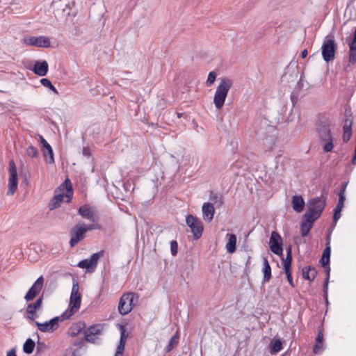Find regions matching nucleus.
Instances as JSON below:
<instances>
[{
    "instance_id": "nucleus-57",
    "label": "nucleus",
    "mask_w": 356,
    "mask_h": 356,
    "mask_svg": "<svg viewBox=\"0 0 356 356\" xmlns=\"http://www.w3.org/2000/svg\"><path fill=\"white\" fill-rule=\"evenodd\" d=\"M43 346L42 343H38V346H37L38 351H39L40 350V346Z\"/></svg>"
},
{
    "instance_id": "nucleus-56",
    "label": "nucleus",
    "mask_w": 356,
    "mask_h": 356,
    "mask_svg": "<svg viewBox=\"0 0 356 356\" xmlns=\"http://www.w3.org/2000/svg\"><path fill=\"white\" fill-rule=\"evenodd\" d=\"M352 162L353 164H356V149H355V156L353 158Z\"/></svg>"
},
{
    "instance_id": "nucleus-60",
    "label": "nucleus",
    "mask_w": 356,
    "mask_h": 356,
    "mask_svg": "<svg viewBox=\"0 0 356 356\" xmlns=\"http://www.w3.org/2000/svg\"><path fill=\"white\" fill-rule=\"evenodd\" d=\"M327 273L328 274L330 273V268H328V270H327Z\"/></svg>"
},
{
    "instance_id": "nucleus-18",
    "label": "nucleus",
    "mask_w": 356,
    "mask_h": 356,
    "mask_svg": "<svg viewBox=\"0 0 356 356\" xmlns=\"http://www.w3.org/2000/svg\"><path fill=\"white\" fill-rule=\"evenodd\" d=\"M101 333V329L99 325L90 326L85 332L86 340L90 342H94L96 339V336Z\"/></svg>"
},
{
    "instance_id": "nucleus-38",
    "label": "nucleus",
    "mask_w": 356,
    "mask_h": 356,
    "mask_svg": "<svg viewBox=\"0 0 356 356\" xmlns=\"http://www.w3.org/2000/svg\"><path fill=\"white\" fill-rule=\"evenodd\" d=\"M330 253H331V249H330V240H329L327 242V245L323 251V257H327V259H330Z\"/></svg>"
},
{
    "instance_id": "nucleus-31",
    "label": "nucleus",
    "mask_w": 356,
    "mask_h": 356,
    "mask_svg": "<svg viewBox=\"0 0 356 356\" xmlns=\"http://www.w3.org/2000/svg\"><path fill=\"white\" fill-rule=\"evenodd\" d=\"M126 336H125V334H124V330L123 329L122 327H121V337H120V343L117 348V351L116 352H119V353H122L123 351H124V346H125V341H126Z\"/></svg>"
},
{
    "instance_id": "nucleus-30",
    "label": "nucleus",
    "mask_w": 356,
    "mask_h": 356,
    "mask_svg": "<svg viewBox=\"0 0 356 356\" xmlns=\"http://www.w3.org/2000/svg\"><path fill=\"white\" fill-rule=\"evenodd\" d=\"M292 257H291V248L289 247L287 249V254L286 259L283 261V266L284 270H291Z\"/></svg>"
},
{
    "instance_id": "nucleus-12",
    "label": "nucleus",
    "mask_w": 356,
    "mask_h": 356,
    "mask_svg": "<svg viewBox=\"0 0 356 356\" xmlns=\"http://www.w3.org/2000/svg\"><path fill=\"white\" fill-rule=\"evenodd\" d=\"M269 246L270 250L273 253L277 255L282 254V238L277 232H273L271 233L269 241Z\"/></svg>"
},
{
    "instance_id": "nucleus-48",
    "label": "nucleus",
    "mask_w": 356,
    "mask_h": 356,
    "mask_svg": "<svg viewBox=\"0 0 356 356\" xmlns=\"http://www.w3.org/2000/svg\"><path fill=\"white\" fill-rule=\"evenodd\" d=\"M82 223V227H83L84 229H86V232L87 231H89V230H92V229H96L97 227L93 225H85L84 223L81 222Z\"/></svg>"
},
{
    "instance_id": "nucleus-27",
    "label": "nucleus",
    "mask_w": 356,
    "mask_h": 356,
    "mask_svg": "<svg viewBox=\"0 0 356 356\" xmlns=\"http://www.w3.org/2000/svg\"><path fill=\"white\" fill-rule=\"evenodd\" d=\"M282 342L280 339H274L270 343V353H277L282 350Z\"/></svg>"
},
{
    "instance_id": "nucleus-51",
    "label": "nucleus",
    "mask_w": 356,
    "mask_h": 356,
    "mask_svg": "<svg viewBox=\"0 0 356 356\" xmlns=\"http://www.w3.org/2000/svg\"><path fill=\"white\" fill-rule=\"evenodd\" d=\"M323 333L320 331V332L318 333V335H317V337H316V342H317V343H322V342H323Z\"/></svg>"
},
{
    "instance_id": "nucleus-49",
    "label": "nucleus",
    "mask_w": 356,
    "mask_h": 356,
    "mask_svg": "<svg viewBox=\"0 0 356 356\" xmlns=\"http://www.w3.org/2000/svg\"><path fill=\"white\" fill-rule=\"evenodd\" d=\"M76 330V332H72V334H76L77 333H79L82 329H83V325L81 323H79L77 325H76L74 326Z\"/></svg>"
},
{
    "instance_id": "nucleus-34",
    "label": "nucleus",
    "mask_w": 356,
    "mask_h": 356,
    "mask_svg": "<svg viewBox=\"0 0 356 356\" xmlns=\"http://www.w3.org/2000/svg\"><path fill=\"white\" fill-rule=\"evenodd\" d=\"M216 79V74L214 72H209V74L208 75L207 80V86L212 85L215 82Z\"/></svg>"
},
{
    "instance_id": "nucleus-3",
    "label": "nucleus",
    "mask_w": 356,
    "mask_h": 356,
    "mask_svg": "<svg viewBox=\"0 0 356 356\" xmlns=\"http://www.w3.org/2000/svg\"><path fill=\"white\" fill-rule=\"evenodd\" d=\"M60 190L65 189V193H60L54 196L49 204L50 210L55 209L60 207V203L66 198V202H69L72 198V188L70 179H67L63 184L60 186Z\"/></svg>"
},
{
    "instance_id": "nucleus-33",
    "label": "nucleus",
    "mask_w": 356,
    "mask_h": 356,
    "mask_svg": "<svg viewBox=\"0 0 356 356\" xmlns=\"http://www.w3.org/2000/svg\"><path fill=\"white\" fill-rule=\"evenodd\" d=\"M326 141V143L325 144L323 147V150L326 152H331L333 149V143H332V138L330 139H327Z\"/></svg>"
},
{
    "instance_id": "nucleus-22",
    "label": "nucleus",
    "mask_w": 356,
    "mask_h": 356,
    "mask_svg": "<svg viewBox=\"0 0 356 356\" xmlns=\"http://www.w3.org/2000/svg\"><path fill=\"white\" fill-rule=\"evenodd\" d=\"M291 204L293 209L296 212H301L305 206V201L302 196L294 195L291 199Z\"/></svg>"
},
{
    "instance_id": "nucleus-35",
    "label": "nucleus",
    "mask_w": 356,
    "mask_h": 356,
    "mask_svg": "<svg viewBox=\"0 0 356 356\" xmlns=\"http://www.w3.org/2000/svg\"><path fill=\"white\" fill-rule=\"evenodd\" d=\"M346 200V197L345 195H340L339 196V202L336 207V209L337 210H341L342 211L343 207H344V202Z\"/></svg>"
},
{
    "instance_id": "nucleus-26",
    "label": "nucleus",
    "mask_w": 356,
    "mask_h": 356,
    "mask_svg": "<svg viewBox=\"0 0 356 356\" xmlns=\"http://www.w3.org/2000/svg\"><path fill=\"white\" fill-rule=\"evenodd\" d=\"M317 275V271L314 268L305 267L302 269V277L308 280H313Z\"/></svg>"
},
{
    "instance_id": "nucleus-2",
    "label": "nucleus",
    "mask_w": 356,
    "mask_h": 356,
    "mask_svg": "<svg viewBox=\"0 0 356 356\" xmlns=\"http://www.w3.org/2000/svg\"><path fill=\"white\" fill-rule=\"evenodd\" d=\"M81 296L79 292V285L76 280L73 281V286L70 295L69 308L63 313L64 318H69L74 314L80 308Z\"/></svg>"
},
{
    "instance_id": "nucleus-16",
    "label": "nucleus",
    "mask_w": 356,
    "mask_h": 356,
    "mask_svg": "<svg viewBox=\"0 0 356 356\" xmlns=\"http://www.w3.org/2000/svg\"><path fill=\"white\" fill-rule=\"evenodd\" d=\"M42 304V298H38L35 302L29 304L26 309L27 318L34 321L38 317L37 312L40 310Z\"/></svg>"
},
{
    "instance_id": "nucleus-42",
    "label": "nucleus",
    "mask_w": 356,
    "mask_h": 356,
    "mask_svg": "<svg viewBox=\"0 0 356 356\" xmlns=\"http://www.w3.org/2000/svg\"><path fill=\"white\" fill-rule=\"evenodd\" d=\"M40 83L44 86V87H47V88H50V87H52V84L51 83V81L48 79H42L40 80Z\"/></svg>"
},
{
    "instance_id": "nucleus-55",
    "label": "nucleus",
    "mask_w": 356,
    "mask_h": 356,
    "mask_svg": "<svg viewBox=\"0 0 356 356\" xmlns=\"http://www.w3.org/2000/svg\"><path fill=\"white\" fill-rule=\"evenodd\" d=\"M49 89H51L54 93L58 94V91L56 89V88L52 85V87H50Z\"/></svg>"
},
{
    "instance_id": "nucleus-37",
    "label": "nucleus",
    "mask_w": 356,
    "mask_h": 356,
    "mask_svg": "<svg viewBox=\"0 0 356 356\" xmlns=\"http://www.w3.org/2000/svg\"><path fill=\"white\" fill-rule=\"evenodd\" d=\"M275 143V138L273 136H270V138L267 137L264 139V145L268 146L270 148H272V145Z\"/></svg>"
},
{
    "instance_id": "nucleus-4",
    "label": "nucleus",
    "mask_w": 356,
    "mask_h": 356,
    "mask_svg": "<svg viewBox=\"0 0 356 356\" xmlns=\"http://www.w3.org/2000/svg\"><path fill=\"white\" fill-rule=\"evenodd\" d=\"M325 206V200L321 197H315L308 201V211L304 214L305 218L317 220L321 215Z\"/></svg>"
},
{
    "instance_id": "nucleus-14",
    "label": "nucleus",
    "mask_w": 356,
    "mask_h": 356,
    "mask_svg": "<svg viewBox=\"0 0 356 356\" xmlns=\"http://www.w3.org/2000/svg\"><path fill=\"white\" fill-rule=\"evenodd\" d=\"M38 141L42 145V151L46 162L50 164L53 163L54 162V158L51 145L41 135H38Z\"/></svg>"
},
{
    "instance_id": "nucleus-24",
    "label": "nucleus",
    "mask_w": 356,
    "mask_h": 356,
    "mask_svg": "<svg viewBox=\"0 0 356 356\" xmlns=\"http://www.w3.org/2000/svg\"><path fill=\"white\" fill-rule=\"evenodd\" d=\"M316 220L312 218H305L303 216V221L301 224V234L302 236H306L313 226V223Z\"/></svg>"
},
{
    "instance_id": "nucleus-54",
    "label": "nucleus",
    "mask_w": 356,
    "mask_h": 356,
    "mask_svg": "<svg viewBox=\"0 0 356 356\" xmlns=\"http://www.w3.org/2000/svg\"><path fill=\"white\" fill-rule=\"evenodd\" d=\"M6 356H16L15 350H10L7 353Z\"/></svg>"
},
{
    "instance_id": "nucleus-7",
    "label": "nucleus",
    "mask_w": 356,
    "mask_h": 356,
    "mask_svg": "<svg viewBox=\"0 0 356 356\" xmlns=\"http://www.w3.org/2000/svg\"><path fill=\"white\" fill-rule=\"evenodd\" d=\"M67 318H64V315L62 314L60 316H56L50 321H46L44 323H39L35 321V323L39 330L43 332H52L54 330H57L58 327L59 322L63 321Z\"/></svg>"
},
{
    "instance_id": "nucleus-59",
    "label": "nucleus",
    "mask_w": 356,
    "mask_h": 356,
    "mask_svg": "<svg viewBox=\"0 0 356 356\" xmlns=\"http://www.w3.org/2000/svg\"><path fill=\"white\" fill-rule=\"evenodd\" d=\"M327 280L325 282V288H327Z\"/></svg>"
},
{
    "instance_id": "nucleus-32",
    "label": "nucleus",
    "mask_w": 356,
    "mask_h": 356,
    "mask_svg": "<svg viewBox=\"0 0 356 356\" xmlns=\"http://www.w3.org/2000/svg\"><path fill=\"white\" fill-rule=\"evenodd\" d=\"M26 155L28 156H30V157H36L38 156V152L37 150V149L32 146V145H30L27 149H26Z\"/></svg>"
},
{
    "instance_id": "nucleus-41",
    "label": "nucleus",
    "mask_w": 356,
    "mask_h": 356,
    "mask_svg": "<svg viewBox=\"0 0 356 356\" xmlns=\"http://www.w3.org/2000/svg\"><path fill=\"white\" fill-rule=\"evenodd\" d=\"M284 271H285V273L286 275V277H287L289 283L290 284V285L291 286L293 287L294 286V284H293V280H292L291 270H284Z\"/></svg>"
},
{
    "instance_id": "nucleus-44",
    "label": "nucleus",
    "mask_w": 356,
    "mask_h": 356,
    "mask_svg": "<svg viewBox=\"0 0 356 356\" xmlns=\"http://www.w3.org/2000/svg\"><path fill=\"white\" fill-rule=\"evenodd\" d=\"M351 136V131H345L343 134V140L344 142H348Z\"/></svg>"
},
{
    "instance_id": "nucleus-21",
    "label": "nucleus",
    "mask_w": 356,
    "mask_h": 356,
    "mask_svg": "<svg viewBox=\"0 0 356 356\" xmlns=\"http://www.w3.org/2000/svg\"><path fill=\"white\" fill-rule=\"evenodd\" d=\"M318 133L319 137L323 140H327V139L332 138L330 134V129L329 125L327 123H321L318 128Z\"/></svg>"
},
{
    "instance_id": "nucleus-15",
    "label": "nucleus",
    "mask_w": 356,
    "mask_h": 356,
    "mask_svg": "<svg viewBox=\"0 0 356 356\" xmlns=\"http://www.w3.org/2000/svg\"><path fill=\"white\" fill-rule=\"evenodd\" d=\"M43 284L44 278L42 276H40L37 279L33 285L29 289V290L26 293L24 297L25 300L26 301L33 300L42 289Z\"/></svg>"
},
{
    "instance_id": "nucleus-29",
    "label": "nucleus",
    "mask_w": 356,
    "mask_h": 356,
    "mask_svg": "<svg viewBox=\"0 0 356 356\" xmlns=\"http://www.w3.org/2000/svg\"><path fill=\"white\" fill-rule=\"evenodd\" d=\"M179 339V337L178 334V331H177L175 335L170 339L168 344L165 347V351L170 352L172 348H174L178 344Z\"/></svg>"
},
{
    "instance_id": "nucleus-20",
    "label": "nucleus",
    "mask_w": 356,
    "mask_h": 356,
    "mask_svg": "<svg viewBox=\"0 0 356 356\" xmlns=\"http://www.w3.org/2000/svg\"><path fill=\"white\" fill-rule=\"evenodd\" d=\"M78 213L79 215H81L83 218L89 220L92 222H95V218L94 217V213L91 211L90 208L88 205H83L81 207L79 210Z\"/></svg>"
},
{
    "instance_id": "nucleus-1",
    "label": "nucleus",
    "mask_w": 356,
    "mask_h": 356,
    "mask_svg": "<svg viewBox=\"0 0 356 356\" xmlns=\"http://www.w3.org/2000/svg\"><path fill=\"white\" fill-rule=\"evenodd\" d=\"M232 81L229 79H221L215 92L213 103L217 110H220L225 104L229 90L232 88Z\"/></svg>"
},
{
    "instance_id": "nucleus-17",
    "label": "nucleus",
    "mask_w": 356,
    "mask_h": 356,
    "mask_svg": "<svg viewBox=\"0 0 356 356\" xmlns=\"http://www.w3.org/2000/svg\"><path fill=\"white\" fill-rule=\"evenodd\" d=\"M215 213V209L213 204L206 202L202 206L203 218L207 222H211Z\"/></svg>"
},
{
    "instance_id": "nucleus-47",
    "label": "nucleus",
    "mask_w": 356,
    "mask_h": 356,
    "mask_svg": "<svg viewBox=\"0 0 356 356\" xmlns=\"http://www.w3.org/2000/svg\"><path fill=\"white\" fill-rule=\"evenodd\" d=\"M321 344L322 343H317V342L316 343V344H315V346L314 347V352L315 353L317 354V353H319L321 351V350H322Z\"/></svg>"
},
{
    "instance_id": "nucleus-46",
    "label": "nucleus",
    "mask_w": 356,
    "mask_h": 356,
    "mask_svg": "<svg viewBox=\"0 0 356 356\" xmlns=\"http://www.w3.org/2000/svg\"><path fill=\"white\" fill-rule=\"evenodd\" d=\"M351 131V122L346 120L343 126V131Z\"/></svg>"
},
{
    "instance_id": "nucleus-28",
    "label": "nucleus",
    "mask_w": 356,
    "mask_h": 356,
    "mask_svg": "<svg viewBox=\"0 0 356 356\" xmlns=\"http://www.w3.org/2000/svg\"><path fill=\"white\" fill-rule=\"evenodd\" d=\"M35 346V342L32 339H28L23 346L24 352L26 354H31L33 353Z\"/></svg>"
},
{
    "instance_id": "nucleus-19",
    "label": "nucleus",
    "mask_w": 356,
    "mask_h": 356,
    "mask_svg": "<svg viewBox=\"0 0 356 356\" xmlns=\"http://www.w3.org/2000/svg\"><path fill=\"white\" fill-rule=\"evenodd\" d=\"M33 72L40 76H45L48 72L47 62L45 60L37 61L34 65Z\"/></svg>"
},
{
    "instance_id": "nucleus-36",
    "label": "nucleus",
    "mask_w": 356,
    "mask_h": 356,
    "mask_svg": "<svg viewBox=\"0 0 356 356\" xmlns=\"http://www.w3.org/2000/svg\"><path fill=\"white\" fill-rule=\"evenodd\" d=\"M177 243L176 241H172L170 242V250L172 255H176L177 253Z\"/></svg>"
},
{
    "instance_id": "nucleus-8",
    "label": "nucleus",
    "mask_w": 356,
    "mask_h": 356,
    "mask_svg": "<svg viewBox=\"0 0 356 356\" xmlns=\"http://www.w3.org/2000/svg\"><path fill=\"white\" fill-rule=\"evenodd\" d=\"M10 176L8 179V195H13L17 189L18 186V179H17V168L13 161H10Z\"/></svg>"
},
{
    "instance_id": "nucleus-53",
    "label": "nucleus",
    "mask_w": 356,
    "mask_h": 356,
    "mask_svg": "<svg viewBox=\"0 0 356 356\" xmlns=\"http://www.w3.org/2000/svg\"><path fill=\"white\" fill-rule=\"evenodd\" d=\"M307 56V49H304L302 52H301V54H300V56L302 58H305Z\"/></svg>"
},
{
    "instance_id": "nucleus-13",
    "label": "nucleus",
    "mask_w": 356,
    "mask_h": 356,
    "mask_svg": "<svg viewBox=\"0 0 356 356\" xmlns=\"http://www.w3.org/2000/svg\"><path fill=\"white\" fill-rule=\"evenodd\" d=\"M86 229L82 227V223L79 222L72 229L70 232V245L72 247L76 245L79 241L83 239Z\"/></svg>"
},
{
    "instance_id": "nucleus-11",
    "label": "nucleus",
    "mask_w": 356,
    "mask_h": 356,
    "mask_svg": "<svg viewBox=\"0 0 356 356\" xmlns=\"http://www.w3.org/2000/svg\"><path fill=\"white\" fill-rule=\"evenodd\" d=\"M22 42L26 45L39 47H48L50 45L49 38L45 36H26L22 39Z\"/></svg>"
},
{
    "instance_id": "nucleus-39",
    "label": "nucleus",
    "mask_w": 356,
    "mask_h": 356,
    "mask_svg": "<svg viewBox=\"0 0 356 356\" xmlns=\"http://www.w3.org/2000/svg\"><path fill=\"white\" fill-rule=\"evenodd\" d=\"M330 253H331V249H330V240H329L327 242V245L323 251V257H327V259H330Z\"/></svg>"
},
{
    "instance_id": "nucleus-6",
    "label": "nucleus",
    "mask_w": 356,
    "mask_h": 356,
    "mask_svg": "<svg viewBox=\"0 0 356 356\" xmlns=\"http://www.w3.org/2000/svg\"><path fill=\"white\" fill-rule=\"evenodd\" d=\"M336 50L337 44L334 40L329 36L325 37L321 46V54L323 60L327 63L333 60Z\"/></svg>"
},
{
    "instance_id": "nucleus-23",
    "label": "nucleus",
    "mask_w": 356,
    "mask_h": 356,
    "mask_svg": "<svg viewBox=\"0 0 356 356\" xmlns=\"http://www.w3.org/2000/svg\"><path fill=\"white\" fill-rule=\"evenodd\" d=\"M227 242L225 248L228 253H234L236 251V236L234 234H227L226 236Z\"/></svg>"
},
{
    "instance_id": "nucleus-25",
    "label": "nucleus",
    "mask_w": 356,
    "mask_h": 356,
    "mask_svg": "<svg viewBox=\"0 0 356 356\" xmlns=\"http://www.w3.org/2000/svg\"><path fill=\"white\" fill-rule=\"evenodd\" d=\"M263 264L264 282H267L271 277V268L266 257H263Z\"/></svg>"
},
{
    "instance_id": "nucleus-52",
    "label": "nucleus",
    "mask_w": 356,
    "mask_h": 356,
    "mask_svg": "<svg viewBox=\"0 0 356 356\" xmlns=\"http://www.w3.org/2000/svg\"><path fill=\"white\" fill-rule=\"evenodd\" d=\"M346 186H347V183H345L343 184L342 187H341V189L340 191V193L339 194V196L340 195H345V191H346Z\"/></svg>"
},
{
    "instance_id": "nucleus-5",
    "label": "nucleus",
    "mask_w": 356,
    "mask_h": 356,
    "mask_svg": "<svg viewBox=\"0 0 356 356\" xmlns=\"http://www.w3.org/2000/svg\"><path fill=\"white\" fill-rule=\"evenodd\" d=\"M139 296L134 293H127L122 295L120 299L118 311L122 315L129 313L137 304Z\"/></svg>"
},
{
    "instance_id": "nucleus-43",
    "label": "nucleus",
    "mask_w": 356,
    "mask_h": 356,
    "mask_svg": "<svg viewBox=\"0 0 356 356\" xmlns=\"http://www.w3.org/2000/svg\"><path fill=\"white\" fill-rule=\"evenodd\" d=\"M341 210H337L336 209H334V216H333V220H334V222L335 223L340 218V217H341Z\"/></svg>"
},
{
    "instance_id": "nucleus-50",
    "label": "nucleus",
    "mask_w": 356,
    "mask_h": 356,
    "mask_svg": "<svg viewBox=\"0 0 356 356\" xmlns=\"http://www.w3.org/2000/svg\"><path fill=\"white\" fill-rule=\"evenodd\" d=\"M321 262L323 266H326L328 265V264L330 262V259H327V257H323V256L322 255V257L321 259Z\"/></svg>"
},
{
    "instance_id": "nucleus-40",
    "label": "nucleus",
    "mask_w": 356,
    "mask_h": 356,
    "mask_svg": "<svg viewBox=\"0 0 356 356\" xmlns=\"http://www.w3.org/2000/svg\"><path fill=\"white\" fill-rule=\"evenodd\" d=\"M349 61L352 63H356V49L354 50L350 49Z\"/></svg>"
},
{
    "instance_id": "nucleus-58",
    "label": "nucleus",
    "mask_w": 356,
    "mask_h": 356,
    "mask_svg": "<svg viewBox=\"0 0 356 356\" xmlns=\"http://www.w3.org/2000/svg\"><path fill=\"white\" fill-rule=\"evenodd\" d=\"M115 356H122V353H119V352H116Z\"/></svg>"
},
{
    "instance_id": "nucleus-10",
    "label": "nucleus",
    "mask_w": 356,
    "mask_h": 356,
    "mask_svg": "<svg viewBox=\"0 0 356 356\" xmlns=\"http://www.w3.org/2000/svg\"><path fill=\"white\" fill-rule=\"evenodd\" d=\"M103 255V251L93 254L89 259L81 260L79 262L78 266L86 268L90 272L95 270L99 259Z\"/></svg>"
},
{
    "instance_id": "nucleus-45",
    "label": "nucleus",
    "mask_w": 356,
    "mask_h": 356,
    "mask_svg": "<svg viewBox=\"0 0 356 356\" xmlns=\"http://www.w3.org/2000/svg\"><path fill=\"white\" fill-rule=\"evenodd\" d=\"M355 49H356V29H355V31L354 32L353 40L350 44V50H354Z\"/></svg>"
},
{
    "instance_id": "nucleus-9",
    "label": "nucleus",
    "mask_w": 356,
    "mask_h": 356,
    "mask_svg": "<svg viewBox=\"0 0 356 356\" xmlns=\"http://www.w3.org/2000/svg\"><path fill=\"white\" fill-rule=\"evenodd\" d=\"M186 222L187 225L191 228V231L193 233L194 238H199L203 232V226L201 221L193 215H188L186 217Z\"/></svg>"
}]
</instances>
